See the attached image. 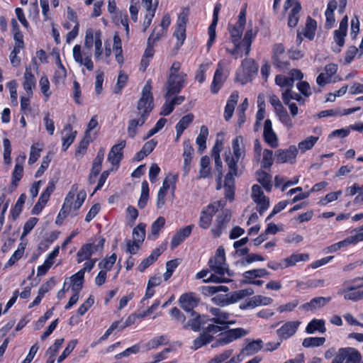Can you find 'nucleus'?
Returning a JSON list of instances; mask_svg holds the SVG:
<instances>
[{
    "label": "nucleus",
    "mask_w": 363,
    "mask_h": 363,
    "mask_svg": "<svg viewBox=\"0 0 363 363\" xmlns=\"http://www.w3.org/2000/svg\"><path fill=\"white\" fill-rule=\"evenodd\" d=\"M151 89V82L149 80L143 86L134 116L128 121L127 133L131 138H134L138 134V128L145 124L154 107Z\"/></svg>",
    "instance_id": "f257e3e1"
},
{
    "label": "nucleus",
    "mask_w": 363,
    "mask_h": 363,
    "mask_svg": "<svg viewBox=\"0 0 363 363\" xmlns=\"http://www.w3.org/2000/svg\"><path fill=\"white\" fill-rule=\"evenodd\" d=\"M180 69V62H173L169 69L168 79L165 84L166 93L164 98L179 94L185 86L187 75L184 72H181Z\"/></svg>",
    "instance_id": "f03ea898"
},
{
    "label": "nucleus",
    "mask_w": 363,
    "mask_h": 363,
    "mask_svg": "<svg viewBox=\"0 0 363 363\" xmlns=\"http://www.w3.org/2000/svg\"><path fill=\"white\" fill-rule=\"evenodd\" d=\"M225 251L223 248H218L214 257L209 260V267L214 272V274L210 275L204 282H228L230 280L225 277V273L227 272L230 276L228 269L225 267Z\"/></svg>",
    "instance_id": "7ed1b4c3"
},
{
    "label": "nucleus",
    "mask_w": 363,
    "mask_h": 363,
    "mask_svg": "<svg viewBox=\"0 0 363 363\" xmlns=\"http://www.w3.org/2000/svg\"><path fill=\"white\" fill-rule=\"evenodd\" d=\"M247 333L248 331L242 328L228 330L225 333H220L216 342L211 345V347H223L238 338L245 336Z\"/></svg>",
    "instance_id": "20e7f679"
},
{
    "label": "nucleus",
    "mask_w": 363,
    "mask_h": 363,
    "mask_svg": "<svg viewBox=\"0 0 363 363\" xmlns=\"http://www.w3.org/2000/svg\"><path fill=\"white\" fill-rule=\"evenodd\" d=\"M362 359L359 351L353 347L340 348L334 361L335 363H358Z\"/></svg>",
    "instance_id": "39448f33"
},
{
    "label": "nucleus",
    "mask_w": 363,
    "mask_h": 363,
    "mask_svg": "<svg viewBox=\"0 0 363 363\" xmlns=\"http://www.w3.org/2000/svg\"><path fill=\"white\" fill-rule=\"evenodd\" d=\"M72 55L74 60L79 65L84 66L89 71L94 69V62L90 52L85 49L82 50L79 45H75L72 50Z\"/></svg>",
    "instance_id": "423d86ee"
},
{
    "label": "nucleus",
    "mask_w": 363,
    "mask_h": 363,
    "mask_svg": "<svg viewBox=\"0 0 363 363\" xmlns=\"http://www.w3.org/2000/svg\"><path fill=\"white\" fill-rule=\"evenodd\" d=\"M257 71V67L254 60L246 58L242 61L241 66L237 72V77L242 84H245L250 80L251 76L256 73Z\"/></svg>",
    "instance_id": "0eeeda50"
},
{
    "label": "nucleus",
    "mask_w": 363,
    "mask_h": 363,
    "mask_svg": "<svg viewBox=\"0 0 363 363\" xmlns=\"http://www.w3.org/2000/svg\"><path fill=\"white\" fill-rule=\"evenodd\" d=\"M189 12V9L183 8L178 16L177 28L174 34L177 38V47L181 46L186 38V26L188 21Z\"/></svg>",
    "instance_id": "6e6552de"
},
{
    "label": "nucleus",
    "mask_w": 363,
    "mask_h": 363,
    "mask_svg": "<svg viewBox=\"0 0 363 363\" xmlns=\"http://www.w3.org/2000/svg\"><path fill=\"white\" fill-rule=\"evenodd\" d=\"M209 322V318L206 315H200L195 311H192L188 320L183 325V328L186 330H191L194 332H199L201 329L203 330V325Z\"/></svg>",
    "instance_id": "1a4fd4ad"
},
{
    "label": "nucleus",
    "mask_w": 363,
    "mask_h": 363,
    "mask_svg": "<svg viewBox=\"0 0 363 363\" xmlns=\"http://www.w3.org/2000/svg\"><path fill=\"white\" fill-rule=\"evenodd\" d=\"M252 198L257 203V211L262 214L269 206V200L266 197L261 187L255 184L252 187Z\"/></svg>",
    "instance_id": "9d476101"
},
{
    "label": "nucleus",
    "mask_w": 363,
    "mask_h": 363,
    "mask_svg": "<svg viewBox=\"0 0 363 363\" xmlns=\"http://www.w3.org/2000/svg\"><path fill=\"white\" fill-rule=\"evenodd\" d=\"M231 218L230 211L228 209L222 211L218 216L215 221L211 232L215 237H219L225 230L227 224Z\"/></svg>",
    "instance_id": "9b49d317"
},
{
    "label": "nucleus",
    "mask_w": 363,
    "mask_h": 363,
    "mask_svg": "<svg viewBox=\"0 0 363 363\" xmlns=\"http://www.w3.org/2000/svg\"><path fill=\"white\" fill-rule=\"evenodd\" d=\"M298 150L294 145L290 146L286 150H277L275 152L274 157L277 163H293L297 155Z\"/></svg>",
    "instance_id": "f8f14e48"
},
{
    "label": "nucleus",
    "mask_w": 363,
    "mask_h": 363,
    "mask_svg": "<svg viewBox=\"0 0 363 363\" xmlns=\"http://www.w3.org/2000/svg\"><path fill=\"white\" fill-rule=\"evenodd\" d=\"M301 322L298 320L288 321L285 323L280 328L277 330V334L280 340H287L293 336L296 330Z\"/></svg>",
    "instance_id": "ddd939ff"
},
{
    "label": "nucleus",
    "mask_w": 363,
    "mask_h": 363,
    "mask_svg": "<svg viewBox=\"0 0 363 363\" xmlns=\"http://www.w3.org/2000/svg\"><path fill=\"white\" fill-rule=\"evenodd\" d=\"M354 282H358L357 285L351 284L350 285L347 291H345V298L352 301H357L362 298L363 295V290L362 289V286H363V279L361 278H357L354 280Z\"/></svg>",
    "instance_id": "4468645a"
},
{
    "label": "nucleus",
    "mask_w": 363,
    "mask_h": 363,
    "mask_svg": "<svg viewBox=\"0 0 363 363\" xmlns=\"http://www.w3.org/2000/svg\"><path fill=\"white\" fill-rule=\"evenodd\" d=\"M224 61L218 62L217 69L215 72L211 86V91L213 94H217L222 87L225 77L223 76Z\"/></svg>",
    "instance_id": "2eb2a0df"
},
{
    "label": "nucleus",
    "mask_w": 363,
    "mask_h": 363,
    "mask_svg": "<svg viewBox=\"0 0 363 363\" xmlns=\"http://www.w3.org/2000/svg\"><path fill=\"white\" fill-rule=\"evenodd\" d=\"M125 140H121L119 143L114 145L108 155V161L111 163L113 166H118L120 162L122 160L123 155V150L125 146Z\"/></svg>",
    "instance_id": "dca6fc26"
},
{
    "label": "nucleus",
    "mask_w": 363,
    "mask_h": 363,
    "mask_svg": "<svg viewBox=\"0 0 363 363\" xmlns=\"http://www.w3.org/2000/svg\"><path fill=\"white\" fill-rule=\"evenodd\" d=\"M273 299L270 297L257 295L252 296L251 298L246 300L240 305V309L253 308L258 306H267L272 303Z\"/></svg>",
    "instance_id": "f3484780"
},
{
    "label": "nucleus",
    "mask_w": 363,
    "mask_h": 363,
    "mask_svg": "<svg viewBox=\"0 0 363 363\" xmlns=\"http://www.w3.org/2000/svg\"><path fill=\"white\" fill-rule=\"evenodd\" d=\"M218 211V207L213 204H209L201 213L199 225L203 229L208 228L212 221V218Z\"/></svg>",
    "instance_id": "a211bd4d"
},
{
    "label": "nucleus",
    "mask_w": 363,
    "mask_h": 363,
    "mask_svg": "<svg viewBox=\"0 0 363 363\" xmlns=\"http://www.w3.org/2000/svg\"><path fill=\"white\" fill-rule=\"evenodd\" d=\"M263 137L264 141L272 147L274 148L279 145L277 135L272 129V123L269 119L264 122Z\"/></svg>",
    "instance_id": "6ab92c4d"
},
{
    "label": "nucleus",
    "mask_w": 363,
    "mask_h": 363,
    "mask_svg": "<svg viewBox=\"0 0 363 363\" xmlns=\"http://www.w3.org/2000/svg\"><path fill=\"white\" fill-rule=\"evenodd\" d=\"M184 152L182 157L184 158V176H186L191 169V162L193 158L194 150L191 146L189 140H185L183 143Z\"/></svg>",
    "instance_id": "aec40b11"
},
{
    "label": "nucleus",
    "mask_w": 363,
    "mask_h": 363,
    "mask_svg": "<svg viewBox=\"0 0 363 363\" xmlns=\"http://www.w3.org/2000/svg\"><path fill=\"white\" fill-rule=\"evenodd\" d=\"M35 77L31 72V68L26 67L23 76V87L28 97L33 96V89L35 86Z\"/></svg>",
    "instance_id": "412c9836"
},
{
    "label": "nucleus",
    "mask_w": 363,
    "mask_h": 363,
    "mask_svg": "<svg viewBox=\"0 0 363 363\" xmlns=\"http://www.w3.org/2000/svg\"><path fill=\"white\" fill-rule=\"evenodd\" d=\"M194 227V225H189L178 230L172 237L171 241V249L174 250L184 242V240L190 235Z\"/></svg>",
    "instance_id": "4be33fe9"
},
{
    "label": "nucleus",
    "mask_w": 363,
    "mask_h": 363,
    "mask_svg": "<svg viewBox=\"0 0 363 363\" xmlns=\"http://www.w3.org/2000/svg\"><path fill=\"white\" fill-rule=\"evenodd\" d=\"M348 26V18L345 16L340 23L339 29L334 31V40L340 46L342 47L345 43V37L347 35Z\"/></svg>",
    "instance_id": "5701e85b"
},
{
    "label": "nucleus",
    "mask_w": 363,
    "mask_h": 363,
    "mask_svg": "<svg viewBox=\"0 0 363 363\" xmlns=\"http://www.w3.org/2000/svg\"><path fill=\"white\" fill-rule=\"evenodd\" d=\"M209 312L213 315V318H209V321L218 325H225L230 318V313H227L220 308L212 307Z\"/></svg>",
    "instance_id": "b1692460"
},
{
    "label": "nucleus",
    "mask_w": 363,
    "mask_h": 363,
    "mask_svg": "<svg viewBox=\"0 0 363 363\" xmlns=\"http://www.w3.org/2000/svg\"><path fill=\"white\" fill-rule=\"evenodd\" d=\"M331 300L330 297H315L311 300L310 302L306 303L301 306L304 311H314L320 308L329 303Z\"/></svg>",
    "instance_id": "393cba45"
},
{
    "label": "nucleus",
    "mask_w": 363,
    "mask_h": 363,
    "mask_svg": "<svg viewBox=\"0 0 363 363\" xmlns=\"http://www.w3.org/2000/svg\"><path fill=\"white\" fill-rule=\"evenodd\" d=\"M243 139L242 136H237L233 140L232 149L233 156L237 160H242L245 156V149L243 145Z\"/></svg>",
    "instance_id": "a878e982"
},
{
    "label": "nucleus",
    "mask_w": 363,
    "mask_h": 363,
    "mask_svg": "<svg viewBox=\"0 0 363 363\" xmlns=\"http://www.w3.org/2000/svg\"><path fill=\"white\" fill-rule=\"evenodd\" d=\"M62 150L66 151L73 143L77 135V131L72 130V127L70 124H67L62 130Z\"/></svg>",
    "instance_id": "bb28decb"
},
{
    "label": "nucleus",
    "mask_w": 363,
    "mask_h": 363,
    "mask_svg": "<svg viewBox=\"0 0 363 363\" xmlns=\"http://www.w3.org/2000/svg\"><path fill=\"white\" fill-rule=\"evenodd\" d=\"M181 307L186 312L191 313L193 309L198 305V300L191 294H183L179 298Z\"/></svg>",
    "instance_id": "cd10ccee"
},
{
    "label": "nucleus",
    "mask_w": 363,
    "mask_h": 363,
    "mask_svg": "<svg viewBox=\"0 0 363 363\" xmlns=\"http://www.w3.org/2000/svg\"><path fill=\"white\" fill-rule=\"evenodd\" d=\"M238 98L239 94L237 91H235L230 94L229 99H228L224 111V118L227 121H229L233 116Z\"/></svg>",
    "instance_id": "c85d7f7f"
},
{
    "label": "nucleus",
    "mask_w": 363,
    "mask_h": 363,
    "mask_svg": "<svg viewBox=\"0 0 363 363\" xmlns=\"http://www.w3.org/2000/svg\"><path fill=\"white\" fill-rule=\"evenodd\" d=\"M162 251L163 250L161 247H157L155 249L150 256L145 258L141 262V263L138 267V269L140 272H143L147 267H149L157 259L158 257L161 255Z\"/></svg>",
    "instance_id": "c756f323"
},
{
    "label": "nucleus",
    "mask_w": 363,
    "mask_h": 363,
    "mask_svg": "<svg viewBox=\"0 0 363 363\" xmlns=\"http://www.w3.org/2000/svg\"><path fill=\"white\" fill-rule=\"evenodd\" d=\"M263 342L261 340H252L247 343L239 354L250 356L258 352L262 348Z\"/></svg>",
    "instance_id": "7c9ffc66"
},
{
    "label": "nucleus",
    "mask_w": 363,
    "mask_h": 363,
    "mask_svg": "<svg viewBox=\"0 0 363 363\" xmlns=\"http://www.w3.org/2000/svg\"><path fill=\"white\" fill-rule=\"evenodd\" d=\"M337 1L335 0L329 1L328 4V7L325 13L326 18L325 28L327 29H330L332 27H333L335 23L334 11L337 9Z\"/></svg>",
    "instance_id": "2f4dec72"
},
{
    "label": "nucleus",
    "mask_w": 363,
    "mask_h": 363,
    "mask_svg": "<svg viewBox=\"0 0 363 363\" xmlns=\"http://www.w3.org/2000/svg\"><path fill=\"white\" fill-rule=\"evenodd\" d=\"M354 231V235L347 237L345 240L337 242L340 249L347 247L350 245L357 244V242L363 240V228H359L357 231Z\"/></svg>",
    "instance_id": "473e14b6"
},
{
    "label": "nucleus",
    "mask_w": 363,
    "mask_h": 363,
    "mask_svg": "<svg viewBox=\"0 0 363 363\" xmlns=\"http://www.w3.org/2000/svg\"><path fill=\"white\" fill-rule=\"evenodd\" d=\"M84 274L82 271H79L77 273L68 278L71 284V289L72 292H80L83 287Z\"/></svg>",
    "instance_id": "72a5a7b5"
},
{
    "label": "nucleus",
    "mask_w": 363,
    "mask_h": 363,
    "mask_svg": "<svg viewBox=\"0 0 363 363\" xmlns=\"http://www.w3.org/2000/svg\"><path fill=\"white\" fill-rule=\"evenodd\" d=\"M225 161L228 166V172L225 177H234L238 175V164L242 160H237L233 155H227Z\"/></svg>",
    "instance_id": "f704fd0d"
},
{
    "label": "nucleus",
    "mask_w": 363,
    "mask_h": 363,
    "mask_svg": "<svg viewBox=\"0 0 363 363\" xmlns=\"http://www.w3.org/2000/svg\"><path fill=\"white\" fill-rule=\"evenodd\" d=\"M194 120V115L192 113H189L183 116L179 121L177 123L175 126L176 132H177V140H178L184 130L189 125V124Z\"/></svg>",
    "instance_id": "c9c22d12"
},
{
    "label": "nucleus",
    "mask_w": 363,
    "mask_h": 363,
    "mask_svg": "<svg viewBox=\"0 0 363 363\" xmlns=\"http://www.w3.org/2000/svg\"><path fill=\"white\" fill-rule=\"evenodd\" d=\"M214 339L213 335H208L203 331L199 334V335L193 341V344L191 347V349L196 350L201 347L211 343Z\"/></svg>",
    "instance_id": "e433bc0d"
},
{
    "label": "nucleus",
    "mask_w": 363,
    "mask_h": 363,
    "mask_svg": "<svg viewBox=\"0 0 363 363\" xmlns=\"http://www.w3.org/2000/svg\"><path fill=\"white\" fill-rule=\"evenodd\" d=\"M309 255L306 253L301 254H293L289 257L283 259V263L284 264V267H289L291 266H294L298 262H306L308 260Z\"/></svg>",
    "instance_id": "4c0bfd02"
},
{
    "label": "nucleus",
    "mask_w": 363,
    "mask_h": 363,
    "mask_svg": "<svg viewBox=\"0 0 363 363\" xmlns=\"http://www.w3.org/2000/svg\"><path fill=\"white\" fill-rule=\"evenodd\" d=\"M301 10V4L296 2L294 6L291 10L288 18V26L291 28L296 26L298 24L299 16L298 13Z\"/></svg>",
    "instance_id": "58836bf2"
},
{
    "label": "nucleus",
    "mask_w": 363,
    "mask_h": 363,
    "mask_svg": "<svg viewBox=\"0 0 363 363\" xmlns=\"http://www.w3.org/2000/svg\"><path fill=\"white\" fill-rule=\"evenodd\" d=\"M316 330L321 333L325 332V322L323 320L313 319L308 324L306 328V332L308 334H312Z\"/></svg>",
    "instance_id": "ea45409f"
},
{
    "label": "nucleus",
    "mask_w": 363,
    "mask_h": 363,
    "mask_svg": "<svg viewBox=\"0 0 363 363\" xmlns=\"http://www.w3.org/2000/svg\"><path fill=\"white\" fill-rule=\"evenodd\" d=\"M208 135V129L206 125H202L200 129V133L196 138V144L198 145V151L202 152L206 148V139Z\"/></svg>",
    "instance_id": "a19ab883"
},
{
    "label": "nucleus",
    "mask_w": 363,
    "mask_h": 363,
    "mask_svg": "<svg viewBox=\"0 0 363 363\" xmlns=\"http://www.w3.org/2000/svg\"><path fill=\"white\" fill-rule=\"evenodd\" d=\"M243 26H241L238 23L233 26H229L228 30L230 35L231 41L233 43H241L240 38L244 30Z\"/></svg>",
    "instance_id": "79ce46f5"
},
{
    "label": "nucleus",
    "mask_w": 363,
    "mask_h": 363,
    "mask_svg": "<svg viewBox=\"0 0 363 363\" xmlns=\"http://www.w3.org/2000/svg\"><path fill=\"white\" fill-rule=\"evenodd\" d=\"M256 174L257 181L262 185V186L267 191H271L272 186L271 184V175L264 171H258Z\"/></svg>",
    "instance_id": "37998d69"
},
{
    "label": "nucleus",
    "mask_w": 363,
    "mask_h": 363,
    "mask_svg": "<svg viewBox=\"0 0 363 363\" xmlns=\"http://www.w3.org/2000/svg\"><path fill=\"white\" fill-rule=\"evenodd\" d=\"M92 246L91 244H86L83 245L77 253V262H82L84 260L89 259L93 255L91 252Z\"/></svg>",
    "instance_id": "c03bdc74"
},
{
    "label": "nucleus",
    "mask_w": 363,
    "mask_h": 363,
    "mask_svg": "<svg viewBox=\"0 0 363 363\" xmlns=\"http://www.w3.org/2000/svg\"><path fill=\"white\" fill-rule=\"evenodd\" d=\"M316 26V21L311 17H308L303 35L309 40H313L315 36Z\"/></svg>",
    "instance_id": "a18cd8bd"
},
{
    "label": "nucleus",
    "mask_w": 363,
    "mask_h": 363,
    "mask_svg": "<svg viewBox=\"0 0 363 363\" xmlns=\"http://www.w3.org/2000/svg\"><path fill=\"white\" fill-rule=\"evenodd\" d=\"M269 272L265 269H255L247 271L243 273L242 276L245 279V280H251L255 278H260L265 276H268Z\"/></svg>",
    "instance_id": "49530a36"
},
{
    "label": "nucleus",
    "mask_w": 363,
    "mask_h": 363,
    "mask_svg": "<svg viewBox=\"0 0 363 363\" xmlns=\"http://www.w3.org/2000/svg\"><path fill=\"white\" fill-rule=\"evenodd\" d=\"M145 224L139 223L133 230V240L142 243L145 238Z\"/></svg>",
    "instance_id": "de8ad7c7"
},
{
    "label": "nucleus",
    "mask_w": 363,
    "mask_h": 363,
    "mask_svg": "<svg viewBox=\"0 0 363 363\" xmlns=\"http://www.w3.org/2000/svg\"><path fill=\"white\" fill-rule=\"evenodd\" d=\"M94 45V57L96 60H99L101 58L103 54L101 32L100 30L95 32V42Z\"/></svg>",
    "instance_id": "09e8293b"
},
{
    "label": "nucleus",
    "mask_w": 363,
    "mask_h": 363,
    "mask_svg": "<svg viewBox=\"0 0 363 363\" xmlns=\"http://www.w3.org/2000/svg\"><path fill=\"white\" fill-rule=\"evenodd\" d=\"M318 140V137L310 136L300 142L298 145V150L303 153L306 150H311Z\"/></svg>",
    "instance_id": "8fccbe9b"
},
{
    "label": "nucleus",
    "mask_w": 363,
    "mask_h": 363,
    "mask_svg": "<svg viewBox=\"0 0 363 363\" xmlns=\"http://www.w3.org/2000/svg\"><path fill=\"white\" fill-rule=\"evenodd\" d=\"M225 197L230 200L234 199L235 178L225 177L224 182Z\"/></svg>",
    "instance_id": "3c124183"
},
{
    "label": "nucleus",
    "mask_w": 363,
    "mask_h": 363,
    "mask_svg": "<svg viewBox=\"0 0 363 363\" xmlns=\"http://www.w3.org/2000/svg\"><path fill=\"white\" fill-rule=\"evenodd\" d=\"M141 189V195L138 205L139 208H143L146 206L149 198V186L147 181L145 180L142 182Z\"/></svg>",
    "instance_id": "603ef678"
},
{
    "label": "nucleus",
    "mask_w": 363,
    "mask_h": 363,
    "mask_svg": "<svg viewBox=\"0 0 363 363\" xmlns=\"http://www.w3.org/2000/svg\"><path fill=\"white\" fill-rule=\"evenodd\" d=\"M169 342V340L164 335H160L150 340L146 345V349L150 350L152 349L157 348L159 346L167 345Z\"/></svg>",
    "instance_id": "864d4df0"
},
{
    "label": "nucleus",
    "mask_w": 363,
    "mask_h": 363,
    "mask_svg": "<svg viewBox=\"0 0 363 363\" xmlns=\"http://www.w3.org/2000/svg\"><path fill=\"white\" fill-rule=\"evenodd\" d=\"M255 36V33H253L252 29H249L246 31L244 38L241 42L242 46L245 48V55L246 56H248L250 54L251 44Z\"/></svg>",
    "instance_id": "5fc2aeb1"
},
{
    "label": "nucleus",
    "mask_w": 363,
    "mask_h": 363,
    "mask_svg": "<svg viewBox=\"0 0 363 363\" xmlns=\"http://www.w3.org/2000/svg\"><path fill=\"white\" fill-rule=\"evenodd\" d=\"M23 175V166L16 164L14 169L12 172V179H11V187L12 188V190L15 189L17 187L18 183L22 178Z\"/></svg>",
    "instance_id": "6e6d98bb"
},
{
    "label": "nucleus",
    "mask_w": 363,
    "mask_h": 363,
    "mask_svg": "<svg viewBox=\"0 0 363 363\" xmlns=\"http://www.w3.org/2000/svg\"><path fill=\"white\" fill-rule=\"evenodd\" d=\"M233 350L228 349L223 351L222 353L216 354L208 363H223L225 362L228 359L232 357Z\"/></svg>",
    "instance_id": "4d7b16f0"
},
{
    "label": "nucleus",
    "mask_w": 363,
    "mask_h": 363,
    "mask_svg": "<svg viewBox=\"0 0 363 363\" xmlns=\"http://www.w3.org/2000/svg\"><path fill=\"white\" fill-rule=\"evenodd\" d=\"M325 342V338L322 337H307L303 340L302 345L304 347H313L323 345Z\"/></svg>",
    "instance_id": "13d9d810"
},
{
    "label": "nucleus",
    "mask_w": 363,
    "mask_h": 363,
    "mask_svg": "<svg viewBox=\"0 0 363 363\" xmlns=\"http://www.w3.org/2000/svg\"><path fill=\"white\" fill-rule=\"evenodd\" d=\"M275 83L281 88L289 89L294 86L292 79L282 74H278L275 78Z\"/></svg>",
    "instance_id": "bf43d9fd"
},
{
    "label": "nucleus",
    "mask_w": 363,
    "mask_h": 363,
    "mask_svg": "<svg viewBox=\"0 0 363 363\" xmlns=\"http://www.w3.org/2000/svg\"><path fill=\"white\" fill-rule=\"evenodd\" d=\"M273 152L272 150L265 149L263 151V157L261 162V167L262 168H269L273 164Z\"/></svg>",
    "instance_id": "052dcab7"
},
{
    "label": "nucleus",
    "mask_w": 363,
    "mask_h": 363,
    "mask_svg": "<svg viewBox=\"0 0 363 363\" xmlns=\"http://www.w3.org/2000/svg\"><path fill=\"white\" fill-rule=\"evenodd\" d=\"M26 196L24 194H22L18 201H16L14 208L12 210V216L13 219H16L21 213L23 206L26 201Z\"/></svg>",
    "instance_id": "680f3d73"
},
{
    "label": "nucleus",
    "mask_w": 363,
    "mask_h": 363,
    "mask_svg": "<svg viewBox=\"0 0 363 363\" xmlns=\"http://www.w3.org/2000/svg\"><path fill=\"white\" fill-rule=\"evenodd\" d=\"M77 344V340H71L67 345V347L65 348L64 351L61 354V355L57 359V362L61 363L62 362L67 356L73 351V350L75 348L76 345Z\"/></svg>",
    "instance_id": "e2e57ef3"
},
{
    "label": "nucleus",
    "mask_w": 363,
    "mask_h": 363,
    "mask_svg": "<svg viewBox=\"0 0 363 363\" xmlns=\"http://www.w3.org/2000/svg\"><path fill=\"white\" fill-rule=\"evenodd\" d=\"M77 189L78 186L77 184H73L72 186L70 191H69L65 199L64 203L62 205L63 206H65V208L72 209V202L74 201V196L76 192L77 191Z\"/></svg>",
    "instance_id": "0e129e2a"
},
{
    "label": "nucleus",
    "mask_w": 363,
    "mask_h": 363,
    "mask_svg": "<svg viewBox=\"0 0 363 363\" xmlns=\"http://www.w3.org/2000/svg\"><path fill=\"white\" fill-rule=\"evenodd\" d=\"M273 64L277 68L284 70L289 67L290 62L286 55L284 57H279L273 59Z\"/></svg>",
    "instance_id": "69168bd1"
},
{
    "label": "nucleus",
    "mask_w": 363,
    "mask_h": 363,
    "mask_svg": "<svg viewBox=\"0 0 363 363\" xmlns=\"http://www.w3.org/2000/svg\"><path fill=\"white\" fill-rule=\"evenodd\" d=\"M39 85L44 96H45L46 99H48L51 95V91H50V82L48 78L45 75L40 78Z\"/></svg>",
    "instance_id": "338daca9"
},
{
    "label": "nucleus",
    "mask_w": 363,
    "mask_h": 363,
    "mask_svg": "<svg viewBox=\"0 0 363 363\" xmlns=\"http://www.w3.org/2000/svg\"><path fill=\"white\" fill-rule=\"evenodd\" d=\"M276 113L278 115L280 121L283 124H284L288 128H291L293 126L292 121L284 108L280 109V111H276Z\"/></svg>",
    "instance_id": "774afa93"
}]
</instances>
